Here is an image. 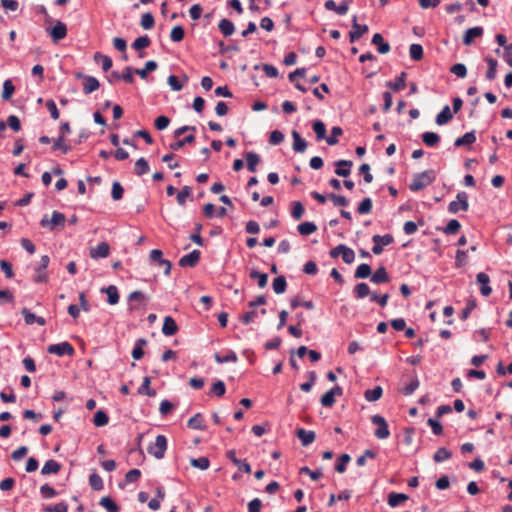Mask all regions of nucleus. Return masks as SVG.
Returning <instances> with one entry per match:
<instances>
[{
  "instance_id": "33",
  "label": "nucleus",
  "mask_w": 512,
  "mask_h": 512,
  "mask_svg": "<svg viewBox=\"0 0 512 512\" xmlns=\"http://www.w3.org/2000/svg\"><path fill=\"white\" fill-rule=\"evenodd\" d=\"M218 28L225 37L231 36L235 31L233 22L225 18L220 20Z\"/></svg>"
},
{
  "instance_id": "49",
  "label": "nucleus",
  "mask_w": 512,
  "mask_h": 512,
  "mask_svg": "<svg viewBox=\"0 0 512 512\" xmlns=\"http://www.w3.org/2000/svg\"><path fill=\"white\" fill-rule=\"evenodd\" d=\"M342 134H343L342 128L339 126H334L331 129V135L326 136L325 141L330 146L336 145L338 143V136H341Z\"/></svg>"
},
{
  "instance_id": "27",
  "label": "nucleus",
  "mask_w": 512,
  "mask_h": 512,
  "mask_svg": "<svg viewBox=\"0 0 512 512\" xmlns=\"http://www.w3.org/2000/svg\"><path fill=\"white\" fill-rule=\"evenodd\" d=\"M60 469H61V465L57 461L50 459L45 462L44 466L41 469V474L42 475L56 474L60 471Z\"/></svg>"
},
{
  "instance_id": "7",
  "label": "nucleus",
  "mask_w": 512,
  "mask_h": 512,
  "mask_svg": "<svg viewBox=\"0 0 512 512\" xmlns=\"http://www.w3.org/2000/svg\"><path fill=\"white\" fill-rule=\"evenodd\" d=\"M47 351L50 354H55L59 357H62L64 355L72 356L75 352L74 347L69 342L66 341L48 346Z\"/></svg>"
},
{
  "instance_id": "15",
  "label": "nucleus",
  "mask_w": 512,
  "mask_h": 512,
  "mask_svg": "<svg viewBox=\"0 0 512 512\" xmlns=\"http://www.w3.org/2000/svg\"><path fill=\"white\" fill-rule=\"evenodd\" d=\"M370 281L374 284H383L388 283L390 281V276L384 266H380L375 272L371 275Z\"/></svg>"
},
{
  "instance_id": "35",
  "label": "nucleus",
  "mask_w": 512,
  "mask_h": 512,
  "mask_svg": "<svg viewBox=\"0 0 512 512\" xmlns=\"http://www.w3.org/2000/svg\"><path fill=\"white\" fill-rule=\"evenodd\" d=\"M158 68V64L154 60L147 61L145 63L144 68L135 69V73L139 75L142 79H145L149 72L155 71Z\"/></svg>"
},
{
  "instance_id": "4",
  "label": "nucleus",
  "mask_w": 512,
  "mask_h": 512,
  "mask_svg": "<svg viewBox=\"0 0 512 512\" xmlns=\"http://www.w3.org/2000/svg\"><path fill=\"white\" fill-rule=\"evenodd\" d=\"M371 422L377 426V429L374 431V435L378 439H387L390 436V431L388 428L387 421L381 415H373L371 417Z\"/></svg>"
},
{
  "instance_id": "59",
  "label": "nucleus",
  "mask_w": 512,
  "mask_h": 512,
  "mask_svg": "<svg viewBox=\"0 0 512 512\" xmlns=\"http://www.w3.org/2000/svg\"><path fill=\"white\" fill-rule=\"evenodd\" d=\"M185 36L184 28L180 25L173 27L170 33V38L173 42H180Z\"/></svg>"
},
{
  "instance_id": "20",
  "label": "nucleus",
  "mask_w": 512,
  "mask_h": 512,
  "mask_svg": "<svg viewBox=\"0 0 512 512\" xmlns=\"http://www.w3.org/2000/svg\"><path fill=\"white\" fill-rule=\"evenodd\" d=\"M335 173L341 177H348L350 175V168L353 165L350 160H338L335 162Z\"/></svg>"
},
{
  "instance_id": "58",
  "label": "nucleus",
  "mask_w": 512,
  "mask_h": 512,
  "mask_svg": "<svg viewBox=\"0 0 512 512\" xmlns=\"http://www.w3.org/2000/svg\"><path fill=\"white\" fill-rule=\"evenodd\" d=\"M460 227V222L456 219H452L447 223L446 227L443 229V232L447 235L456 234Z\"/></svg>"
},
{
  "instance_id": "31",
  "label": "nucleus",
  "mask_w": 512,
  "mask_h": 512,
  "mask_svg": "<svg viewBox=\"0 0 512 512\" xmlns=\"http://www.w3.org/2000/svg\"><path fill=\"white\" fill-rule=\"evenodd\" d=\"M476 141V135L474 131L467 132L463 136L457 138L454 142L456 147L471 145Z\"/></svg>"
},
{
  "instance_id": "53",
  "label": "nucleus",
  "mask_w": 512,
  "mask_h": 512,
  "mask_svg": "<svg viewBox=\"0 0 512 512\" xmlns=\"http://www.w3.org/2000/svg\"><path fill=\"white\" fill-rule=\"evenodd\" d=\"M150 44H151L150 38L147 35H145V36L136 38L134 40V42L132 43V47L135 50L140 51V50L148 47Z\"/></svg>"
},
{
  "instance_id": "8",
  "label": "nucleus",
  "mask_w": 512,
  "mask_h": 512,
  "mask_svg": "<svg viewBox=\"0 0 512 512\" xmlns=\"http://www.w3.org/2000/svg\"><path fill=\"white\" fill-rule=\"evenodd\" d=\"M53 42L64 39L67 36V26L61 21H57L55 25L48 31Z\"/></svg>"
},
{
  "instance_id": "25",
  "label": "nucleus",
  "mask_w": 512,
  "mask_h": 512,
  "mask_svg": "<svg viewBox=\"0 0 512 512\" xmlns=\"http://www.w3.org/2000/svg\"><path fill=\"white\" fill-rule=\"evenodd\" d=\"M485 61L488 64V70L486 72L485 77H486L487 80L492 81L497 76L498 62H497L496 59H494L492 57H489V56L485 58Z\"/></svg>"
},
{
  "instance_id": "54",
  "label": "nucleus",
  "mask_w": 512,
  "mask_h": 512,
  "mask_svg": "<svg viewBox=\"0 0 512 512\" xmlns=\"http://www.w3.org/2000/svg\"><path fill=\"white\" fill-rule=\"evenodd\" d=\"M15 91V87L10 79H7L3 83L2 99L9 100Z\"/></svg>"
},
{
  "instance_id": "41",
  "label": "nucleus",
  "mask_w": 512,
  "mask_h": 512,
  "mask_svg": "<svg viewBox=\"0 0 512 512\" xmlns=\"http://www.w3.org/2000/svg\"><path fill=\"white\" fill-rule=\"evenodd\" d=\"M99 504L108 512H119L120 510V507L109 496L102 497Z\"/></svg>"
},
{
  "instance_id": "46",
  "label": "nucleus",
  "mask_w": 512,
  "mask_h": 512,
  "mask_svg": "<svg viewBox=\"0 0 512 512\" xmlns=\"http://www.w3.org/2000/svg\"><path fill=\"white\" fill-rule=\"evenodd\" d=\"M190 464L194 468H198L200 470H207L210 466V461L207 457H199V458H191Z\"/></svg>"
},
{
  "instance_id": "36",
  "label": "nucleus",
  "mask_w": 512,
  "mask_h": 512,
  "mask_svg": "<svg viewBox=\"0 0 512 512\" xmlns=\"http://www.w3.org/2000/svg\"><path fill=\"white\" fill-rule=\"evenodd\" d=\"M194 141H195L194 134H189L186 137H184L183 139H180L176 142L171 143L169 145V148L173 151H178V150L182 149L185 145L192 144Z\"/></svg>"
},
{
  "instance_id": "22",
  "label": "nucleus",
  "mask_w": 512,
  "mask_h": 512,
  "mask_svg": "<svg viewBox=\"0 0 512 512\" xmlns=\"http://www.w3.org/2000/svg\"><path fill=\"white\" fill-rule=\"evenodd\" d=\"M406 76V72H401V74L395 79L394 82H387L386 87L392 89L394 92L403 90L406 87Z\"/></svg>"
},
{
  "instance_id": "42",
  "label": "nucleus",
  "mask_w": 512,
  "mask_h": 512,
  "mask_svg": "<svg viewBox=\"0 0 512 512\" xmlns=\"http://www.w3.org/2000/svg\"><path fill=\"white\" fill-rule=\"evenodd\" d=\"M300 235L308 236L317 230V226L313 222H303L297 226Z\"/></svg>"
},
{
  "instance_id": "18",
  "label": "nucleus",
  "mask_w": 512,
  "mask_h": 512,
  "mask_svg": "<svg viewBox=\"0 0 512 512\" xmlns=\"http://www.w3.org/2000/svg\"><path fill=\"white\" fill-rule=\"evenodd\" d=\"M178 331V326L175 322V320L171 316H166L164 318V323L162 326V333L165 336H172L176 334Z\"/></svg>"
},
{
  "instance_id": "50",
  "label": "nucleus",
  "mask_w": 512,
  "mask_h": 512,
  "mask_svg": "<svg viewBox=\"0 0 512 512\" xmlns=\"http://www.w3.org/2000/svg\"><path fill=\"white\" fill-rule=\"evenodd\" d=\"M409 54L412 60L420 61L423 58V47L420 44H411Z\"/></svg>"
},
{
  "instance_id": "57",
  "label": "nucleus",
  "mask_w": 512,
  "mask_h": 512,
  "mask_svg": "<svg viewBox=\"0 0 512 512\" xmlns=\"http://www.w3.org/2000/svg\"><path fill=\"white\" fill-rule=\"evenodd\" d=\"M214 358L217 363L237 362L238 360L234 351H229L225 356L215 354Z\"/></svg>"
},
{
  "instance_id": "6",
  "label": "nucleus",
  "mask_w": 512,
  "mask_h": 512,
  "mask_svg": "<svg viewBox=\"0 0 512 512\" xmlns=\"http://www.w3.org/2000/svg\"><path fill=\"white\" fill-rule=\"evenodd\" d=\"M372 241L374 242V246L372 247V252L375 255H380L383 252V246H388L391 243H393L394 238L391 234L374 235L372 237Z\"/></svg>"
},
{
  "instance_id": "14",
  "label": "nucleus",
  "mask_w": 512,
  "mask_h": 512,
  "mask_svg": "<svg viewBox=\"0 0 512 512\" xmlns=\"http://www.w3.org/2000/svg\"><path fill=\"white\" fill-rule=\"evenodd\" d=\"M110 253V247L106 242H101L90 249V257L93 259L106 258Z\"/></svg>"
},
{
  "instance_id": "45",
  "label": "nucleus",
  "mask_w": 512,
  "mask_h": 512,
  "mask_svg": "<svg viewBox=\"0 0 512 512\" xmlns=\"http://www.w3.org/2000/svg\"><path fill=\"white\" fill-rule=\"evenodd\" d=\"M371 275V267L366 263L360 264L355 270L354 277L356 279H365Z\"/></svg>"
},
{
  "instance_id": "52",
  "label": "nucleus",
  "mask_w": 512,
  "mask_h": 512,
  "mask_svg": "<svg viewBox=\"0 0 512 512\" xmlns=\"http://www.w3.org/2000/svg\"><path fill=\"white\" fill-rule=\"evenodd\" d=\"M154 24V16L150 12L144 13L142 15L140 25L142 26L143 29L150 30L154 27Z\"/></svg>"
},
{
  "instance_id": "2",
  "label": "nucleus",
  "mask_w": 512,
  "mask_h": 512,
  "mask_svg": "<svg viewBox=\"0 0 512 512\" xmlns=\"http://www.w3.org/2000/svg\"><path fill=\"white\" fill-rule=\"evenodd\" d=\"M66 217L63 213L58 211H53L51 219H48L47 215L40 221V225L44 228H48L50 231H54L57 229H63L65 227Z\"/></svg>"
},
{
  "instance_id": "56",
  "label": "nucleus",
  "mask_w": 512,
  "mask_h": 512,
  "mask_svg": "<svg viewBox=\"0 0 512 512\" xmlns=\"http://www.w3.org/2000/svg\"><path fill=\"white\" fill-rule=\"evenodd\" d=\"M89 484L91 488L95 491H100L103 489L102 478L97 473H92L89 476Z\"/></svg>"
},
{
  "instance_id": "11",
  "label": "nucleus",
  "mask_w": 512,
  "mask_h": 512,
  "mask_svg": "<svg viewBox=\"0 0 512 512\" xmlns=\"http://www.w3.org/2000/svg\"><path fill=\"white\" fill-rule=\"evenodd\" d=\"M77 77H79V78L82 77L84 79V81H83V92L86 95L96 91L99 88V86H100V83L97 80V78H95L93 76H85V75H83L81 73H78Z\"/></svg>"
},
{
  "instance_id": "40",
  "label": "nucleus",
  "mask_w": 512,
  "mask_h": 512,
  "mask_svg": "<svg viewBox=\"0 0 512 512\" xmlns=\"http://www.w3.org/2000/svg\"><path fill=\"white\" fill-rule=\"evenodd\" d=\"M408 499V496L404 493H395L391 492L388 495V504L391 507H396L401 503L405 502Z\"/></svg>"
},
{
  "instance_id": "63",
  "label": "nucleus",
  "mask_w": 512,
  "mask_h": 512,
  "mask_svg": "<svg viewBox=\"0 0 512 512\" xmlns=\"http://www.w3.org/2000/svg\"><path fill=\"white\" fill-rule=\"evenodd\" d=\"M123 193H124V189H123L122 185L117 181L113 182L112 190H111V196H112L113 200L118 201V200L122 199Z\"/></svg>"
},
{
  "instance_id": "64",
  "label": "nucleus",
  "mask_w": 512,
  "mask_h": 512,
  "mask_svg": "<svg viewBox=\"0 0 512 512\" xmlns=\"http://www.w3.org/2000/svg\"><path fill=\"white\" fill-rule=\"evenodd\" d=\"M43 511L44 512H68V505L65 502H60L53 506L44 507Z\"/></svg>"
},
{
  "instance_id": "48",
  "label": "nucleus",
  "mask_w": 512,
  "mask_h": 512,
  "mask_svg": "<svg viewBox=\"0 0 512 512\" xmlns=\"http://www.w3.org/2000/svg\"><path fill=\"white\" fill-rule=\"evenodd\" d=\"M451 456H452V453L448 449H446L445 447H440L435 452V454L433 456V460L436 463H441L443 461H446V460L450 459Z\"/></svg>"
},
{
  "instance_id": "5",
  "label": "nucleus",
  "mask_w": 512,
  "mask_h": 512,
  "mask_svg": "<svg viewBox=\"0 0 512 512\" xmlns=\"http://www.w3.org/2000/svg\"><path fill=\"white\" fill-rule=\"evenodd\" d=\"M468 209V195L464 191L458 192L456 195V200L451 201L448 205V211L453 214L458 213L460 210L467 211Z\"/></svg>"
},
{
  "instance_id": "34",
  "label": "nucleus",
  "mask_w": 512,
  "mask_h": 512,
  "mask_svg": "<svg viewBox=\"0 0 512 512\" xmlns=\"http://www.w3.org/2000/svg\"><path fill=\"white\" fill-rule=\"evenodd\" d=\"M146 344H147V340L144 338H139L136 340L135 346L132 350V357L134 360H140L143 357V355H144L143 346H145Z\"/></svg>"
},
{
  "instance_id": "23",
  "label": "nucleus",
  "mask_w": 512,
  "mask_h": 512,
  "mask_svg": "<svg viewBox=\"0 0 512 512\" xmlns=\"http://www.w3.org/2000/svg\"><path fill=\"white\" fill-rule=\"evenodd\" d=\"M372 43L377 45V50L380 54H386L390 51V45L384 42L383 36L380 33H376L372 37Z\"/></svg>"
},
{
  "instance_id": "30",
  "label": "nucleus",
  "mask_w": 512,
  "mask_h": 512,
  "mask_svg": "<svg viewBox=\"0 0 512 512\" xmlns=\"http://www.w3.org/2000/svg\"><path fill=\"white\" fill-rule=\"evenodd\" d=\"M353 293L355 298L357 299H363L367 297L368 295H371L370 288L367 283L361 282L355 285L353 289Z\"/></svg>"
},
{
  "instance_id": "28",
  "label": "nucleus",
  "mask_w": 512,
  "mask_h": 512,
  "mask_svg": "<svg viewBox=\"0 0 512 512\" xmlns=\"http://www.w3.org/2000/svg\"><path fill=\"white\" fill-rule=\"evenodd\" d=\"M453 118V113L450 110V107L448 105H445L440 113L436 116V123L438 125H444L448 123Z\"/></svg>"
},
{
  "instance_id": "3",
  "label": "nucleus",
  "mask_w": 512,
  "mask_h": 512,
  "mask_svg": "<svg viewBox=\"0 0 512 512\" xmlns=\"http://www.w3.org/2000/svg\"><path fill=\"white\" fill-rule=\"evenodd\" d=\"M148 453L156 459H162L167 450V438L164 435H158L155 442L148 447Z\"/></svg>"
},
{
  "instance_id": "51",
  "label": "nucleus",
  "mask_w": 512,
  "mask_h": 512,
  "mask_svg": "<svg viewBox=\"0 0 512 512\" xmlns=\"http://www.w3.org/2000/svg\"><path fill=\"white\" fill-rule=\"evenodd\" d=\"M249 276L252 279H257L258 286L260 288H264L268 283V275L266 273H262L257 270H252Z\"/></svg>"
},
{
  "instance_id": "17",
  "label": "nucleus",
  "mask_w": 512,
  "mask_h": 512,
  "mask_svg": "<svg viewBox=\"0 0 512 512\" xmlns=\"http://www.w3.org/2000/svg\"><path fill=\"white\" fill-rule=\"evenodd\" d=\"M483 28L480 26H476L473 28H469L465 31L463 37V43L466 46H470L473 42L474 38L481 37L483 35Z\"/></svg>"
},
{
  "instance_id": "12",
  "label": "nucleus",
  "mask_w": 512,
  "mask_h": 512,
  "mask_svg": "<svg viewBox=\"0 0 512 512\" xmlns=\"http://www.w3.org/2000/svg\"><path fill=\"white\" fill-rule=\"evenodd\" d=\"M368 31L367 25H360L357 23V17H353L352 30L349 33L350 42H355L361 38Z\"/></svg>"
},
{
  "instance_id": "16",
  "label": "nucleus",
  "mask_w": 512,
  "mask_h": 512,
  "mask_svg": "<svg viewBox=\"0 0 512 512\" xmlns=\"http://www.w3.org/2000/svg\"><path fill=\"white\" fill-rule=\"evenodd\" d=\"M476 280L481 285L480 293L485 297L489 296L492 293V289L489 286V283H490L489 276L484 272H480L477 274Z\"/></svg>"
},
{
  "instance_id": "10",
  "label": "nucleus",
  "mask_w": 512,
  "mask_h": 512,
  "mask_svg": "<svg viewBox=\"0 0 512 512\" xmlns=\"http://www.w3.org/2000/svg\"><path fill=\"white\" fill-rule=\"evenodd\" d=\"M50 262V258L48 255H43L40 260V264L35 268L36 271V277L35 282L37 283H43L47 281V275L44 272L45 269L48 267Z\"/></svg>"
},
{
  "instance_id": "60",
  "label": "nucleus",
  "mask_w": 512,
  "mask_h": 512,
  "mask_svg": "<svg viewBox=\"0 0 512 512\" xmlns=\"http://www.w3.org/2000/svg\"><path fill=\"white\" fill-rule=\"evenodd\" d=\"M372 210V200L367 197L364 198L357 207V212L359 214H369Z\"/></svg>"
},
{
  "instance_id": "29",
  "label": "nucleus",
  "mask_w": 512,
  "mask_h": 512,
  "mask_svg": "<svg viewBox=\"0 0 512 512\" xmlns=\"http://www.w3.org/2000/svg\"><path fill=\"white\" fill-rule=\"evenodd\" d=\"M312 128H313V131L315 132L317 141H322V140L326 139V136H327L326 126L323 121H321V120L314 121L312 124Z\"/></svg>"
},
{
  "instance_id": "55",
  "label": "nucleus",
  "mask_w": 512,
  "mask_h": 512,
  "mask_svg": "<svg viewBox=\"0 0 512 512\" xmlns=\"http://www.w3.org/2000/svg\"><path fill=\"white\" fill-rule=\"evenodd\" d=\"M350 460H351V457H350L349 454H342L338 458V462H337V464L335 466V470L338 473H344L346 471V466L350 462Z\"/></svg>"
},
{
  "instance_id": "43",
  "label": "nucleus",
  "mask_w": 512,
  "mask_h": 512,
  "mask_svg": "<svg viewBox=\"0 0 512 512\" xmlns=\"http://www.w3.org/2000/svg\"><path fill=\"white\" fill-rule=\"evenodd\" d=\"M273 290L276 294H282L286 291L287 281L284 276H278L273 280Z\"/></svg>"
},
{
  "instance_id": "19",
  "label": "nucleus",
  "mask_w": 512,
  "mask_h": 512,
  "mask_svg": "<svg viewBox=\"0 0 512 512\" xmlns=\"http://www.w3.org/2000/svg\"><path fill=\"white\" fill-rule=\"evenodd\" d=\"M296 436L299 438L303 446H308L315 440V432L314 431H308L303 428H299L296 431Z\"/></svg>"
},
{
  "instance_id": "61",
  "label": "nucleus",
  "mask_w": 512,
  "mask_h": 512,
  "mask_svg": "<svg viewBox=\"0 0 512 512\" xmlns=\"http://www.w3.org/2000/svg\"><path fill=\"white\" fill-rule=\"evenodd\" d=\"M419 387V380L417 377H414L408 384H406L402 389L401 392L409 396L414 393V391Z\"/></svg>"
},
{
  "instance_id": "1",
  "label": "nucleus",
  "mask_w": 512,
  "mask_h": 512,
  "mask_svg": "<svg viewBox=\"0 0 512 512\" xmlns=\"http://www.w3.org/2000/svg\"><path fill=\"white\" fill-rule=\"evenodd\" d=\"M436 179V172L434 170H426L422 173H417L409 185L411 191H420L430 185Z\"/></svg>"
},
{
  "instance_id": "13",
  "label": "nucleus",
  "mask_w": 512,
  "mask_h": 512,
  "mask_svg": "<svg viewBox=\"0 0 512 512\" xmlns=\"http://www.w3.org/2000/svg\"><path fill=\"white\" fill-rule=\"evenodd\" d=\"M162 256H163V253L159 249H153L150 252V259L152 261L158 262L159 265H166V269L164 270V274L165 275H169L170 272H171L172 264H171V262L169 260L164 259Z\"/></svg>"
},
{
  "instance_id": "39",
  "label": "nucleus",
  "mask_w": 512,
  "mask_h": 512,
  "mask_svg": "<svg viewBox=\"0 0 512 512\" xmlns=\"http://www.w3.org/2000/svg\"><path fill=\"white\" fill-rule=\"evenodd\" d=\"M383 389L381 386H376L373 389H368L364 393V397L369 402L377 401L381 398Z\"/></svg>"
},
{
  "instance_id": "32",
  "label": "nucleus",
  "mask_w": 512,
  "mask_h": 512,
  "mask_svg": "<svg viewBox=\"0 0 512 512\" xmlns=\"http://www.w3.org/2000/svg\"><path fill=\"white\" fill-rule=\"evenodd\" d=\"M247 169L250 172H256L257 165L260 163V156L255 152L246 153Z\"/></svg>"
},
{
  "instance_id": "62",
  "label": "nucleus",
  "mask_w": 512,
  "mask_h": 512,
  "mask_svg": "<svg viewBox=\"0 0 512 512\" xmlns=\"http://www.w3.org/2000/svg\"><path fill=\"white\" fill-rule=\"evenodd\" d=\"M328 198L337 207H346L349 204V200L345 196L336 195L334 193H331L328 195Z\"/></svg>"
},
{
  "instance_id": "38",
  "label": "nucleus",
  "mask_w": 512,
  "mask_h": 512,
  "mask_svg": "<svg viewBox=\"0 0 512 512\" xmlns=\"http://www.w3.org/2000/svg\"><path fill=\"white\" fill-rule=\"evenodd\" d=\"M422 141L428 147L436 146L440 141V136L435 132H424L422 134Z\"/></svg>"
},
{
  "instance_id": "44",
  "label": "nucleus",
  "mask_w": 512,
  "mask_h": 512,
  "mask_svg": "<svg viewBox=\"0 0 512 512\" xmlns=\"http://www.w3.org/2000/svg\"><path fill=\"white\" fill-rule=\"evenodd\" d=\"M149 164L147 160L143 157L139 158L135 163L134 172L138 176H142L149 171Z\"/></svg>"
},
{
  "instance_id": "47",
  "label": "nucleus",
  "mask_w": 512,
  "mask_h": 512,
  "mask_svg": "<svg viewBox=\"0 0 512 512\" xmlns=\"http://www.w3.org/2000/svg\"><path fill=\"white\" fill-rule=\"evenodd\" d=\"M108 422H109V417L106 412H104L103 410H99L95 413L94 418H93V424L96 427L105 426L108 424Z\"/></svg>"
},
{
  "instance_id": "26",
  "label": "nucleus",
  "mask_w": 512,
  "mask_h": 512,
  "mask_svg": "<svg viewBox=\"0 0 512 512\" xmlns=\"http://www.w3.org/2000/svg\"><path fill=\"white\" fill-rule=\"evenodd\" d=\"M187 426L193 430L203 431L206 429L203 417L200 413L195 414L188 420Z\"/></svg>"
},
{
  "instance_id": "21",
  "label": "nucleus",
  "mask_w": 512,
  "mask_h": 512,
  "mask_svg": "<svg viewBox=\"0 0 512 512\" xmlns=\"http://www.w3.org/2000/svg\"><path fill=\"white\" fill-rule=\"evenodd\" d=\"M291 134L293 138V150L296 153H304L307 148L306 140L302 138L296 130H293Z\"/></svg>"
},
{
  "instance_id": "37",
  "label": "nucleus",
  "mask_w": 512,
  "mask_h": 512,
  "mask_svg": "<svg viewBox=\"0 0 512 512\" xmlns=\"http://www.w3.org/2000/svg\"><path fill=\"white\" fill-rule=\"evenodd\" d=\"M151 379L148 376L143 378V382L138 389V393L141 395H147L150 397H154L156 395V390L150 388Z\"/></svg>"
},
{
  "instance_id": "24",
  "label": "nucleus",
  "mask_w": 512,
  "mask_h": 512,
  "mask_svg": "<svg viewBox=\"0 0 512 512\" xmlns=\"http://www.w3.org/2000/svg\"><path fill=\"white\" fill-rule=\"evenodd\" d=\"M101 292L107 294V302L110 305H115L119 302V293L116 286L110 285L106 288H102Z\"/></svg>"
},
{
  "instance_id": "9",
  "label": "nucleus",
  "mask_w": 512,
  "mask_h": 512,
  "mask_svg": "<svg viewBox=\"0 0 512 512\" xmlns=\"http://www.w3.org/2000/svg\"><path fill=\"white\" fill-rule=\"evenodd\" d=\"M201 252L199 250H193L190 253L184 255L179 260L180 267H195L200 260Z\"/></svg>"
}]
</instances>
